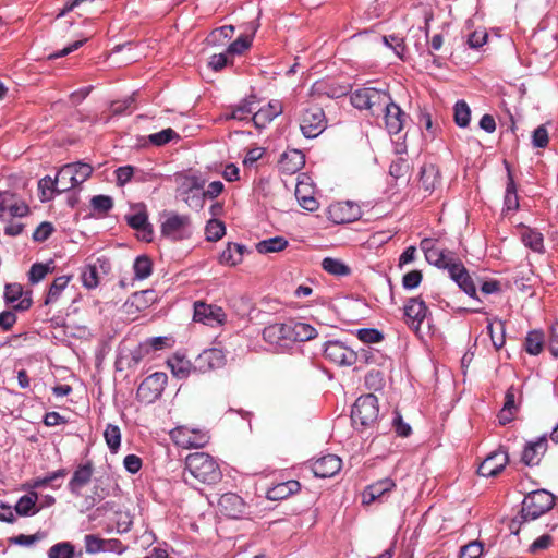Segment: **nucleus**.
<instances>
[{
  "instance_id": "f257e3e1",
  "label": "nucleus",
  "mask_w": 558,
  "mask_h": 558,
  "mask_svg": "<svg viewBox=\"0 0 558 558\" xmlns=\"http://www.w3.org/2000/svg\"><path fill=\"white\" fill-rule=\"evenodd\" d=\"M187 475L206 485H215L222 478V472L219 464L214 457L206 452L190 453L185 458L183 476L186 483L190 482Z\"/></svg>"
},
{
  "instance_id": "f03ea898",
  "label": "nucleus",
  "mask_w": 558,
  "mask_h": 558,
  "mask_svg": "<svg viewBox=\"0 0 558 558\" xmlns=\"http://www.w3.org/2000/svg\"><path fill=\"white\" fill-rule=\"evenodd\" d=\"M437 268L446 269L450 278L462 289L468 295L474 296L476 288L471 279L466 268L462 262L456 257V254L449 250L441 253L439 264H435Z\"/></svg>"
},
{
  "instance_id": "7ed1b4c3",
  "label": "nucleus",
  "mask_w": 558,
  "mask_h": 558,
  "mask_svg": "<svg viewBox=\"0 0 558 558\" xmlns=\"http://www.w3.org/2000/svg\"><path fill=\"white\" fill-rule=\"evenodd\" d=\"M390 100L388 92L373 87L359 88L351 95V104L355 108L369 110L373 116H380Z\"/></svg>"
},
{
  "instance_id": "20e7f679",
  "label": "nucleus",
  "mask_w": 558,
  "mask_h": 558,
  "mask_svg": "<svg viewBox=\"0 0 558 558\" xmlns=\"http://www.w3.org/2000/svg\"><path fill=\"white\" fill-rule=\"evenodd\" d=\"M555 505V497L546 489H537L527 494L522 501L521 518L535 520L548 512Z\"/></svg>"
},
{
  "instance_id": "39448f33",
  "label": "nucleus",
  "mask_w": 558,
  "mask_h": 558,
  "mask_svg": "<svg viewBox=\"0 0 558 558\" xmlns=\"http://www.w3.org/2000/svg\"><path fill=\"white\" fill-rule=\"evenodd\" d=\"M160 232L163 238L173 242L189 239L193 232L191 218L174 211L166 213L162 216Z\"/></svg>"
},
{
  "instance_id": "423d86ee",
  "label": "nucleus",
  "mask_w": 558,
  "mask_h": 558,
  "mask_svg": "<svg viewBox=\"0 0 558 558\" xmlns=\"http://www.w3.org/2000/svg\"><path fill=\"white\" fill-rule=\"evenodd\" d=\"M379 415L378 399L373 393L356 399L351 411V420L355 427H371Z\"/></svg>"
},
{
  "instance_id": "0eeeda50",
  "label": "nucleus",
  "mask_w": 558,
  "mask_h": 558,
  "mask_svg": "<svg viewBox=\"0 0 558 558\" xmlns=\"http://www.w3.org/2000/svg\"><path fill=\"white\" fill-rule=\"evenodd\" d=\"M89 163L77 161L66 163L58 171L59 193L68 192L84 183L93 173Z\"/></svg>"
},
{
  "instance_id": "6e6552de",
  "label": "nucleus",
  "mask_w": 558,
  "mask_h": 558,
  "mask_svg": "<svg viewBox=\"0 0 558 558\" xmlns=\"http://www.w3.org/2000/svg\"><path fill=\"white\" fill-rule=\"evenodd\" d=\"M168 381V376L163 372H156L146 377L137 388L136 397L140 402L153 403L162 393Z\"/></svg>"
},
{
  "instance_id": "1a4fd4ad",
  "label": "nucleus",
  "mask_w": 558,
  "mask_h": 558,
  "mask_svg": "<svg viewBox=\"0 0 558 558\" xmlns=\"http://www.w3.org/2000/svg\"><path fill=\"white\" fill-rule=\"evenodd\" d=\"M326 123L324 110L314 106L303 112L300 129L305 137L314 138L325 130Z\"/></svg>"
},
{
  "instance_id": "9d476101",
  "label": "nucleus",
  "mask_w": 558,
  "mask_h": 558,
  "mask_svg": "<svg viewBox=\"0 0 558 558\" xmlns=\"http://www.w3.org/2000/svg\"><path fill=\"white\" fill-rule=\"evenodd\" d=\"M170 437L175 445L185 449L202 448L209 440L207 433L199 429L189 428L186 426L175 427L170 432Z\"/></svg>"
},
{
  "instance_id": "9b49d317",
  "label": "nucleus",
  "mask_w": 558,
  "mask_h": 558,
  "mask_svg": "<svg viewBox=\"0 0 558 558\" xmlns=\"http://www.w3.org/2000/svg\"><path fill=\"white\" fill-rule=\"evenodd\" d=\"M428 313L426 303L418 296L408 299L403 305L404 322L415 332H418Z\"/></svg>"
},
{
  "instance_id": "f8f14e48",
  "label": "nucleus",
  "mask_w": 558,
  "mask_h": 558,
  "mask_svg": "<svg viewBox=\"0 0 558 558\" xmlns=\"http://www.w3.org/2000/svg\"><path fill=\"white\" fill-rule=\"evenodd\" d=\"M324 355L330 362L341 366H351L359 359L357 353L341 341L326 342Z\"/></svg>"
},
{
  "instance_id": "ddd939ff",
  "label": "nucleus",
  "mask_w": 558,
  "mask_h": 558,
  "mask_svg": "<svg viewBox=\"0 0 558 558\" xmlns=\"http://www.w3.org/2000/svg\"><path fill=\"white\" fill-rule=\"evenodd\" d=\"M193 318L195 322L214 326L222 324L226 319V314L223 310L217 305H210L204 302H195Z\"/></svg>"
},
{
  "instance_id": "4468645a",
  "label": "nucleus",
  "mask_w": 558,
  "mask_h": 558,
  "mask_svg": "<svg viewBox=\"0 0 558 558\" xmlns=\"http://www.w3.org/2000/svg\"><path fill=\"white\" fill-rule=\"evenodd\" d=\"M509 459L507 451L499 449L486 457L478 466V474L485 477L498 475L507 465Z\"/></svg>"
},
{
  "instance_id": "2eb2a0df",
  "label": "nucleus",
  "mask_w": 558,
  "mask_h": 558,
  "mask_svg": "<svg viewBox=\"0 0 558 558\" xmlns=\"http://www.w3.org/2000/svg\"><path fill=\"white\" fill-rule=\"evenodd\" d=\"M385 126L390 134H398L404 126L408 114L391 99L381 111Z\"/></svg>"
},
{
  "instance_id": "dca6fc26",
  "label": "nucleus",
  "mask_w": 558,
  "mask_h": 558,
  "mask_svg": "<svg viewBox=\"0 0 558 558\" xmlns=\"http://www.w3.org/2000/svg\"><path fill=\"white\" fill-rule=\"evenodd\" d=\"M263 338L274 347H288L291 343L289 322L275 323L265 327L263 330Z\"/></svg>"
},
{
  "instance_id": "f3484780",
  "label": "nucleus",
  "mask_w": 558,
  "mask_h": 558,
  "mask_svg": "<svg viewBox=\"0 0 558 558\" xmlns=\"http://www.w3.org/2000/svg\"><path fill=\"white\" fill-rule=\"evenodd\" d=\"M330 219L336 223L352 222L360 217V208L351 202H339L330 205L328 209Z\"/></svg>"
},
{
  "instance_id": "a211bd4d",
  "label": "nucleus",
  "mask_w": 558,
  "mask_h": 558,
  "mask_svg": "<svg viewBox=\"0 0 558 558\" xmlns=\"http://www.w3.org/2000/svg\"><path fill=\"white\" fill-rule=\"evenodd\" d=\"M218 507L223 515L231 519H239L244 514L246 505L239 495L227 493L220 497Z\"/></svg>"
},
{
  "instance_id": "6ab92c4d",
  "label": "nucleus",
  "mask_w": 558,
  "mask_h": 558,
  "mask_svg": "<svg viewBox=\"0 0 558 558\" xmlns=\"http://www.w3.org/2000/svg\"><path fill=\"white\" fill-rule=\"evenodd\" d=\"M341 459L336 454H326L312 463V471L316 477H331L341 470Z\"/></svg>"
},
{
  "instance_id": "aec40b11",
  "label": "nucleus",
  "mask_w": 558,
  "mask_h": 558,
  "mask_svg": "<svg viewBox=\"0 0 558 558\" xmlns=\"http://www.w3.org/2000/svg\"><path fill=\"white\" fill-rule=\"evenodd\" d=\"M396 487V483L390 477H385L368 485L362 493V504L371 505L376 500H381L386 494Z\"/></svg>"
},
{
  "instance_id": "412c9836",
  "label": "nucleus",
  "mask_w": 558,
  "mask_h": 558,
  "mask_svg": "<svg viewBox=\"0 0 558 558\" xmlns=\"http://www.w3.org/2000/svg\"><path fill=\"white\" fill-rule=\"evenodd\" d=\"M4 300L7 303H14L15 301H19V303L14 305V310L17 311H25L32 306L29 293L24 295L23 287L20 283L5 284Z\"/></svg>"
},
{
  "instance_id": "4be33fe9",
  "label": "nucleus",
  "mask_w": 558,
  "mask_h": 558,
  "mask_svg": "<svg viewBox=\"0 0 558 558\" xmlns=\"http://www.w3.org/2000/svg\"><path fill=\"white\" fill-rule=\"evenodd\" d=\"M283 111L282 104L279 100H271L266 107L256 111L251 120L258 129H263Z\"/></svg>"
},
{
  "instance_id": "5701e85b",
  "label": "nucleus",
  "mask_w": 558,
  "mask_h": 558,
  "mask_svg": "<svg viewBox=\"0 0 558 558\" xmlns=\"http://www.w3.org/2000/svg\"><path fill=\"white\" fill-rule=\"evenodd\" d=\"M547 450V436L543 435L536 441L529 442L522 452V462L526 465H536Z\"/></svg>"
},
{
  "instance_id": "b1692460",
  "label": "nucleus",
  "mask_w": 558,
  "mask_h": 558,
  "mask_svg": "<svg viewBox=\"0 0 558 558\" xmlns=\"http://www.w3.org/2000/svg\"><path fill=\"white\" fill-rule=\"evenodd\" d=\"M226 357L223 352L220 349L213 348L209 350H205L201 353L196 360L198 369L205 372L209 369L220 368L225 365Z\"/></svg>"
},
{
  "instance_id": "393cba45",
  "label": "nucleus",
  "mask_w": 558,
  "mask_h": 558,
  "mask_svg": "<svg viewBox=\"0 0 558 558\" xmlns=\"http://www.w3.org/2000/svg\"><path fill=\"white\" fill-rule=\"evenodd\" d=\"M109 268L106 259L98 258L95 263L87 264L82 271V282L87 289H95L99 284V269L104 272Z\"/></svg>"
},
{
  "instance_id": "a878e982",
  "label": "nucleus",
  "mask_w": 558,
  "mask_h": 558,
  "mask_svg": "<svg viewBox=\"0 0 558 558\" xmlns=\"http://www.w3.org/2000/svg\"><path fill=\"white\" fill-rule=\"evenodd\" d=\"M155 300L156 295L154 290H144L133 293L124 306L126 307V312L129 314H136L149 307L155 302Z\"/></svg>"
},
{
  "instance_id": "bb28decb",
  "label": "nucleus",
  "mask_w": 558,
  "mask_h": 558,
  "mask_svg": "<svg viewBox=\"0 0 558 558\" xmlns=\"http://www.w3.org/2000/svg\"><path fill=\"white\" fill-rule=\"evenodd\" d=\"M304 165L305 156L299 149H291L284 153L279 162L281 171L289 174L298 172Z\"/></svg>"
},
{
  "instance_id": "cd10ccee",
  "label": "nucleus",
  "mask_w": 558,
  "mask_h": 558,
  "mask_svg": "<svg viewBox=\"0 0 558 558\" xmlns=\"http://www.w3.org/2000/svg\"><path fill=\"white\" fill-rule=\"evenodd\" d=\"M290 341H308L317 337V330L310 324L289 320Z\"/></svg>"
},
{
  "instance_id": "c85d7f7f",
  "label": "nucleus",
  "mask_w": 558,
  "mask_h": 558,
  "mask_svg": "<svg viewBox=\"0 0 558 558\" xmlns=\"http://www.w3.org/2000/svg\"><path fill=\"white\" fill-rule=\"evenodd\" d=\"M246 247L238 243H228L227 247L221 252L219 262L222 265L234 267L242 263Z\"/></svg>"
},
{
  "instance_id": "c756f323",
  "label": "nucleus",
  "mask_w": 558,
  "mask_h": 558,
  "mask_svg": "<svg viewBox=\"0 0 558 558\" xmlns=\"http://www.w3.org/2000/svg\"><path fill=\"white\" fill-rule=\"evenodd\" d=\"M129 226L142 233V240L149 242L153 236V229L148 222L147 215L143 211L126 216Z\"/></svg>"
},
{
  "instance_id": "7c9ffc66",
  "label": "nucleus",
  "mask_w": 558,
  "mask_h": 558,
  "mask_svg": "<svg viewBox=\"0 0 558 558\" xmlns=\"http://www.w3.org/2000/svg\"><path fill=\"white\" fill-rule=\"evenodd\" d=\"M520 238L524 245L536 253H544V236L541 232L529 228H520Z\"/></svg>"
},
{
  "instance_id": "2f4dec72",
  "label": "nucleus",
  "mask_w": 558,
  "mask_h": 558,
  "mask_svg": "<svg viewBox=\"0 0 558 558\" xmlns=\"http://www.w3.org/2000/svg\"><path fill=\"white\" fill-rule=\"evenodd\" d=\"M38 494L34 490L27 495L22 496L16 505L15 511L21 517L34 515L40 511V507H37Z\"/></svg>"
},
{
  "instance_id": "473e14b6",
  "label": "nucleus",
  "mask_w": 558,
  "mask_h": 558,
  "mask_svg": "<svg viewBox=\"0 0 558 558\" xmlns=\"http://www.w3.org/2000/svg\"><path fill=\"white\" fill-rule=\"evenodd\" d=\"M92 475L93 469L89 464L80 465L69 482V489L71 493L80 495L81 488L89 483Z\"/></svg>"
},
{
  "instance_id": "72a5a7b5",
  "label": "nucleus",
  "mask_w": 558,
  "mask_h": 558,
  "mask_svg": "<svg viewBox=\"0 0 558 558\" xmlns=\"http://www.w3.org/2000/svg\"><path fill=\"white\" fill-rule=\"evenodd\" d=\"M440 183V174L438 168L434 165H425L421 170L420 184L425 192L430 194Z\"/></svg>"
},
{
  "instance_id": "f704fd0d",
  "label": "nucleus",
  "mask_w": 558,
  "mask_h": 558,
  "mask_svg": "<svg viewBox=\"0 0 558 558\" xmlns=\"http://www.w3.org/2000/svg\"><path fill=\"white\" fill-rule=\"evenodd\" d=\"M300 489V484L296 481H288L279 483L268 489L267 498L270 500H281L288 498L290 495Z\"/></svg>"
},
{
  "instance_id": "c9c22d12",
  "label": "nucleus",
  "mask_w": 558,
  "mask_h": 558,
  "mask_svg": "<svg viewBox=\"0 0 558 558\" xmlns=\"http://www.w3.org/2000/svg\"><path fill=\"white\" fill-rule=\"evenodd\" d=\"M167 364L170 367L172 375L178 379L186 378L192 369L191 362L180 354H174L168 359Z\"/></svg>"
},
{
  "instance_id": "e433bc0d",
  "label": "nucleus",
  "mask_w": 558,
  "mask_h": 558,
  "mask_svg": "<svg viewBox=\"0 0 558 558\" xmlns=\"http://www.w3.org/2000/svg\"><path fill=\"white\" fill-rule=\"evenodd\" d=\"M322 268L329 275L345 277L351 274V268L339 258L325 257L322 260Z\"/></svg>"
},
{
  "instance_id": "4c0bfd02",
  "label": "nucleus",
  "mask_w": 558,
  "mask_h": 558,
  "mask_svg": "<svg viewBox=\"0 0 558 558\" xmlns=\"http://www.w3.org/2000/svg\"><path fill=\"white\" fill-rule=\"evenodd\" d=\"M310 186L303 182H299L295 187V197L302 208L314 211L318 208V202L316 198L308 194Z\"/></svg>"
},
{
  "instance_id": "58836bf2",
  "label": "nucleus",
  "mask_w": 558,
  "mask_h": 558,
  "mask_svg": "<svg viewBox=\"0 0 558 558\" xmlns=\"http://www.w3.org/2000/svg\"><path fill=\"white\" fill-rule=\"evenodd\" d=\"M288 241L283 236H274L263 240L256 244V251L259 254L278 253L288 246Z\"/></svg>"
},
{
  "instance_id": "ea45409f",
  "label": "nucleus",
  "mask_w": 558,
  "mask_h": 558,
  "mask_svg": "<svg viewBox=\"0 0 558 558\" xmlns=\"http://www.w3.org/2000/svg\"><path fill=\"white\" fill-rule=\"evenodd\" d=\"M58 175L52 179L49 175L40 179L38 182V189L40 191L41 202H47L53 198L54 193H59Z\"/></svg>"
},
{
  "instance_id": "a19ab883",
  "label": "nucleus",
  "mask_w": 558,
  "mask_h": 558,
  "mask_svg": "<svg viewBox=\"0 0 558 558\" xmlns=\"http://www.w3.org/2000/svg\"><path fill=\"white\" fill-rule=\"evenodd\" d=\"M544 332L542 330H532L525 338V350L531 355H537L544 347Z\"/></svg>"
},
{
  "instance_id": "79ce46f5",
  "label": "nucleus",
  "mask_w": 558,
  "mask_h": 558,
  "mask_svg": "<svg viewBox=\"0 0 558 558\" xmlns=\"http://www.w3.org/2000/svg\"><path fill=\"white\" fill-rule=\"evenodd\" d=\"M69 281L70 278L66 276L56 278L48 290L47 296L45 299V304L48 305L57 302L60 295L62 294L63 290L68 287Z\"/></svg>"
},
{
  "instance_id": "37998d69",
  "label": "nucleus",
  "mask_w": 558,
  "mask_h": 558,
  "mask_svg": "<svg viewBox=\"0 0 558 558\" xmlns=\"http://www.w3.org/2000/svg\"><path fill=\"white\" fill-rule=\"evenodd\" d=\"M104 437L110 451L112 453L118 452L121 445V430L119 426L108 424L104 432Z\"/></svg>"
},
{
  "instance_id": "c03bdc74",
  "label": "nucleus",
  "mask_w": 558,
  "mask_h": 558,
  "mask_svg": "<svg viewBox=\"0 0 558 558\" xmlns=\"http://www.w3.org/2000/svg\"><path fill=\"white\" fill-rule=\"evenodd\" d=\"M133 269L135 278L138 280H143L151 275L153 263L148 256L142 255L135 259Z\"/></svg>"
},
{
  "instance_id": "a18cd8bd",
  "label": "nucleus",
  "mask_w": 558,
  "mask_h": 558,
  "mask_svg": "<svg viewBox=\"0 0 558 558\" xmlns=\"http://www.w3.org/2000/svg\"><path fill=\"white\" fill-rule=\"evenodd\" d=\"M505 207L507 210H515L519 207L517 187L511 172L508 170V183L505 195Z\"/></svg>"
},
{
  "instance_id": "49530a36",
  "label": "nucleus",
  "mask_w": 558,
  "mask_h": 558,
  "mask_svg": "<svg viewBox=\"0 0 558 558\" xmlns=\"http://www.w3.org/2000/svg\"><path fill=\"white\" fill-rule=\"evenodd\" d=\"M454 122L460 128H466L471 119V110L464 100H459L454 105Z\"/></svg>"
},
{
  "instance_id": "de8ad7c7",
  "label": "nucleus",
  "mask_w": 558,
  "mask_h": 558,
  "mask_svg": "<svg viewBox=\"0 0 558 558\" xmlns=\"http://www.w3.org/2000/svg\"><path fill=\"white\" fill-rule=\"evenodd\" d=\"M226 233V227L223 222L217 219H210L205 228L206 240L216 242L220 240Z\"/></svg>"
},
{
  "instance_id": "09e8293b",
  "label": "nucleus",
  "mask_w": 558,
  "mask_h": 558,
  "mask_svg": "<svg viewBox=\"0 0 558 558\" xmlns=\"http://www.w3.org/2000/svg\"><path fill=\"white\" fill-rule=\"evenodd\" d=\"M171 339L168 337H153L148 338L141 344V351L145 354L151 351H159L167 347H170Z\"/></svg>"
},
{
  "instance_id": "8fccbe9b",
  "label": "nucleus",
  "mask_w": 558,
  "mask_h": 558,
  "mask_svg": "<svg viewBox=\"0 0 558 558\" xmlns=\"http://www.w3.org/2000/svg\"><path fill=\"white\" fill-rule=\"evenodd\" d=\"M234 32V27L232 25H225L219 28L214 29L207 37V43L209 45H219L223 44V39H229L232 37Z\"/></svg>"
},
{
  "instance_id": "3c124183",
  "label": "nucleus",
  "mask_w": 558,
  "mask_h": 558,
  "mask_svg": "<svg viewBox=\"0 0 558 558\" xmlns=\"http://www.w3.org/2000/svg\"><path fill=\"white\" fill-rule=\"evenodd\" d=\"M253 104H254V100L244 99L241 104H239L236 107H234L232 109V112L229 116V118L236 119L240 121L250 119V116L254 111Z\"/></svg>"
},
{
  "instance_id": "603ef678",
  "label": "nucleus",
  "mask_w": 558,
  "mask_h": 558,
  "mask_svg": "<svg viewBox=\"0 0 558 558\" xmlns=\"http://www.w3.org/2000/svg\"><path fill=\"white\" fill-rule=\"evenodd\" d=\"M74 556V547L69 542H61L50 547L48 551L49 558H72Z\"/></svg>"
},
{
  "instance_id": "864d4df0",
  "label": "nucleus",
  "mask_w": 558,
  "mask_h": 558,
  "mask_svg": "<svg viewBox=\"0 0 558 558\" xmlns=\"http://www.w3.org/2000/svg\"><path fill=\"white\" fill-rule=\"evenodd\" d=\"M251 45H252V36L251 35L240 36L236 40H234L233 43H231L228 46L227 53L232 54V56L241 54L245 50H247L251 47Z\"/></svg>"
},
{
  "instance_id": "5fc2aeb1",
  "label": "nucleus",
  "mask_w": 558,
  "mask_h": 558,
  "mask_svg": "<svg viewBox=\"0 0 558 558\" xmlns=\"http://www.w3.org/2000/svg\"><path fill=\"white\" fill-rule=\"evenodd\" d=\"M175 137H179V135L171 128L165 129L148 136L149 142L156 146H162Z\"/></svg>"
},
{
  "instance_id": "6e6d98bb",
  "label": "nucleus",
  "mask_w": 558,
  "mask_h": 558,
  "mask_svg": "<svg viewBox=\"0 0 558 558\" xmlns=\"http://www.w3.org/2000/svg\"><path fill=\"white\" fill-rule=\"evenodd\" d=\"M90 205L95 211L106 214L112 208L113 201L107 195H96L90 199Z\"/></svg>"
},
{
  "instance_id": "4d7b16f0",
  "label": "nucleus",
  "mask_w": 558,
  "mask_h": 558,
  "mask_svg": "<svg viewBox=\"0 0 558 558\" xmlns=\"http://www.w3.org/2000/svg\"><path fill=\"white\" fill-rule=\"evenodd\" d=\"M357 338L364 343H378L384 339L383 333L374 328H363L357 330Z\"/></svg>"
},
{
  "instance_id": "13d9d810",
  "label": "nucleus",
  "mask_w": 558,
  "mask_h": 558,
  "mask_svg": "<svg viewBox=\"0 0 558 558\" xmlns=\"http://www.w3.org/2000/svg\"><path fill=\"white\" fill-rule=\"evenodd\" d=\"M423 279V274L421 270L414 269L407 272L402 278V287L405 290L416 289Z\"/></svg>"
},
{
  "instance_id": "bf43d9fd",
  "label": "nucleus",
  "mask_w": 558,
  "mask_h": 558,
  "mask_svg": "<svg viewBox=\"0 0 558 558\" xmlns=\"http://www.w3.org/2000/svg\"><path fill=\"white\" fill-rule=\"evenodd\" d=\"M49 272V267L47 265L36 263L34 264L28 271V280L32 284H36L40 282Z\"/></svg>"
},
{
  "instance_id": "052dcab7",
  "label": "nucleus",
  "mask_w": 558,
  "mask_h": 558,
  "mask_svg": "<svg viewBox=\"0 0 558 558\" xmlns=\"http://www.w3.org/2000/svg\"><path fill=\"white\" fill-rule=\"evenodd\" d=\"M483 546L478 542H471L461 549L460 558H481Z\"/></svg>"
},
{
  "instance_id": "680f3d73",
  "label": "nucleus",
  "mask_w": 558,
  "mask_h": 558,
  "mask_svg": "<svg viewBox=\"0 0 558 558\" xmlns=\"http://www.w3.org/2000/svg\"><path fill=\"white\" fill-rule=\"evenodd\" d=\"M532 143L538 148H544L548 145V131L545 125H539L534 130Z\"/></svg>"
},
{
  "instance_id": "e2e57ef3",
  "label": "nucleus",
  "mask_w": 558,
  "mask_h": 558,
  "mask_svg": "<svg viewBox=\"0 0 558 558\" xmlns=\"http://www.w3.org/2000/svg\"><path fill=\"white\" fill-rule=\"evenodd\" d=\"M105 542L96 535L88 534L85 536V548L89 554H96L104 550Z\"/></svg>"
},
{
  "instance_id": "0e129e2a",
  "label": "nucleus",
  "mask_w": 558,
  "mask_h": 558,
  "mask_svg": "<svg viewBox=\"0 0 558 558\" xmlns=\"http://www.w3.org/2000/svg\"><path fill=\"white\" fill-rule=\"evenodd\" d=\"M53 227L50 222H41L33 233V240L36 242L46 241L52 233Z\"/></svg>"
},
{
  "instance_id": "69168bd1",
  "label": "nucleus",
  "mask_w": 558,
  "mask_h": 558,
  "mask_svg": "<svg viewBox=\"0 0 558 558\" xmlns=\"http://www.w3.org/2000/svg\"><path fill=\"white\" fill-rule=\"evenodd\" d=\"M134 173V168L132 166H123L119 167L116 170V178L118 185H125L132 179Z\"/></svg>"
},
{
  "instance_id": "338daca9",
  "label": "nucleus",
  "mask_w": 558,
  "mask_h": 558,
  "mask_svg": "<svg viewBox=\"0 0 558 558\" xmlns=\"http://www.w3.org/2000/svg\"><path fill=\"white\" fill-rule=\"evenodd\" d=\"M123 465L128 472L135 474L142 468V459L136 454H128L123 460Z\"/></svg>"
},
{
  "instance_id": "774afa93",
  "label": "nucleus",
  "mask_w": 558,
  "mask_h": 558,
  "mask_svg": "<svg viewBox=\"0 0 558 558\" xmlns=\"http://www.w3.org/2000/svg\"><path fill=\"white\" fill-rule=\"evenodd\" d=\"M487 37L485 31H474L469 35L468 44L471 48H480L487 41Z\"/></svg>"
}]
</instances>
